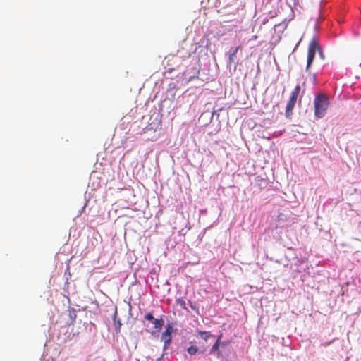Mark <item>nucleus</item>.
I'll return each mask as SVG.
<instances>
[{"label":"nucleus","mask_w":361,"mask_h":361,"mask_svg":"<svg viewBox=\"0 0 361 361\" xmlns=\"http://www.w3.org/2000/svg\"><path fill=\"white\" fill-rule=\"evenodd\" d=\"M319 51L320 52V54L322 55V53L321 51L320 47L318 44V43L316 42L315 39H312L308 47V51H307V66H306V71H307L312 65V62L314 61L316 51Z\"/></svg>","instance_id":"3"},{"label":"nucleus","mask_w":361,"mask_h":361,"mask_svg":"<svg viewBox=\"0 0 361 361\" xmlns=\"http://www.w3.org/2000/svg\"><path fill=\"white\" fill-rule=\"evenodd\" d=\"M301 91V87L299 85H296L293 91L291 92L289 101L286 107V115L290 117L292 114V111L295 105L298 97Z\"/></svg>","instance_id":"4"},{"label":"nucleus","mask_w":361,"mask_h":361,"mask_svg":"<svg viewBox=\"0 0 361 361\" xmlns=\"http://www.w3.org/2000/svg\"><path fill=\"white\" fill-rule=\"evenodd\" d=\"M329 98L324 93H318L314 99V116L317 118H323L329 106Z\"/></svg>","instance_id":"1"},{"label":"nucleus","mask_w":361,"mask_h":361,"mask_svg":"<svg viewBox=\"0 0 361 361\" xmlns=\"http://www.w3.org/2000/svg\"><path fill=\"white\" fill-rule=\"evenodd\" d=\"M191 307H192L193 310H195V306L191 305Z\"/></svg>","instance_id":"13"},{"label":"nucleus","mask_w":361,"mask_h":361,"mask_svg":"<svg viewBox=\"0 0 361 361\" xmlns=\"http://www.w3.org/2000/svg\"><path fill=\"white\" fill-rule=\"evenodd\" d=\"M145 321H149L152 323L153 326L148 330V331H152V333L159 332L162 329L164 326V322L162 318H154L151 312H148L145 315V320L143 321V324L148 327L149 325L145 323Z\"/></svg>","instance_id":"2"},{"label":"nucleus","mask_w":361,"mask_h":361,"mask_svg":"<svg viewBox=\"0 0 361 361\" xmlns=\"http://www.w3.org/2000/svg\"><path fill=\"white\" fill-rule=\"evenodd\" d=\"M116 315H117V311L115 310L114 314H113V320H114V325L116 330V332L117 334L121 332V322L120 319H116Z\"/></svg>","instance_id":"6"},{"label":"nucleus","mask_w":361,"mask_h":361,"mask_svg":"<svg viewBox=\"0 0 361 361\" xmlns=\"http://www.w3.org/2000/svg\"><path fill=\"white\" fill-rule=\"evenodd\" d=\"M187 351L190 355H194L198 352V348L197 346H190L187 349Z\"/></svg>","instance_id":"10"},{"label":"nucleus","mask_w":361,"mask_h":361,"mask_svg":"<svg viewBox=\"0 0 361 361\" xmlns=\"http://www.w3.org/2000/svg\"><path fill=\"white\" fill-rule=\"evenodd\" d=\"M219 338L216 341V343L213 345V346L211 348L210 353H212L213 352L216 351L219 348Z\"/></svg>","instance_id":"11"},{"label":"nucleus","mask_w":361,"mask_h":361,"mask_svg":"<svg viewBox=\"0 0 361 361\" xmlns=\"http://www.w3.org/2000/svg\"><path fill=\"white\" fill-rule=\"evenodd\" d=\"M191 307H192L193 310H195V306L191 305Z\"/></svg>","instance_id":"14"},{"label":"nucleus","mask_w":361,"mask_h":361,"mask_svg":"<svg viewBox=\"0 0 361 361\" xmlns=\"http://www.w3.org/2000/svg\"><path fill=\"white\" fill-rule=\"evenodd\" d=\"M171 333H172V326L169 324L167 325L166 330L161 334V340L164 343V347L166 348L171 341Z\"/></svg>","instance_id":"5"},{"label":"nucleus","mask_w":361,"mask_h":361,"mask_svg":"<svg viewBox=\"0 0 361 361\" xmlns=\"http://www.w3.org/2000/svg\"><path fill=\"white\" fill-rule=\"evenodd\" d=\"M68 316L71 319V323L73 324L77 317V314H76L75 310L73 308L69 310H68Z\"/></svg>","instance_id":"8"},{"label":"nucleus","mask_w":361,"mask_h":361,"mask_svg":"<svg viewBox=\"0 0 361 361\" xmlns=\"http://www.w3.org/2000/svg\"><path fill=\"white\" fill-rule=\"evenodd\" d=\"M311 79L312 80V83L314 84L315 82V80H316V75L315 74H313L312 76H311Z\"/></svg>","instance_id":"12"},{"label":"nucleus","mask_w":361,"mask_h":361,"mask_svg":"<svg viewBox=\"0 0 361 361\" xmlns=\"http://www.w3.org/2000/svg\"><path fill=\"white\" fill-rule=\"evenodd\" d=\"M199 335L201 338L205 341H207L209 337L212 336V334L209 331H198Z\"/></svg>","instance_id":"9"},{"label":"nucleus","mask_w":361,"mask_h":361,"mask_svg":"<svg viewBox=\"0 0 361 361\" xmlns=\"http://www.w3.org/2000/svg\"><path fill=\"white\" fill-rule=\"evenodd\" d=\"M240 46H238L237 47L235 50L232 52V53H230L229 54V57H228V63L229 64H231L232 63L234 62L235 61V58L236 57V54L238 52V51L240 49Z\"/></svg>","instance_id":"7"}]
</instances>
